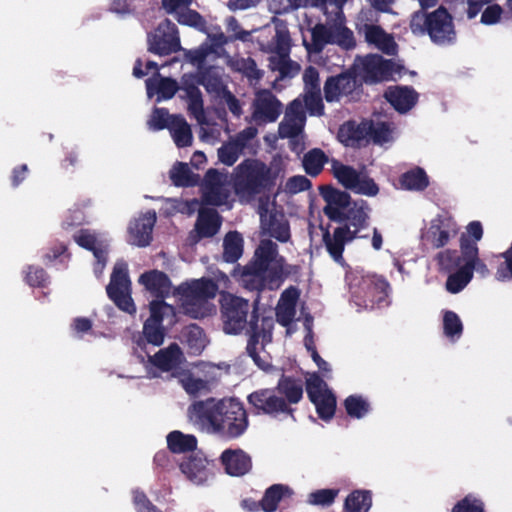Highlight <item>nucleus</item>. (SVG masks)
Here are the masks:
<instances>
[{"instance_id":"obj_1","label":"nucleus","mask_w":512,"mask_h":512,"mask_svg":"<svg viewBox=\"0 0 512 512\" xmlns=\"http://www.w3.org/2000/svg\"><path fill=\"white\" fill-rule=\"evenodd\" d=\"M258 302L259 296L254 301L251 310L249 300L227 293L220 300V313L223 331L230 335H238L245 331L249 335L246 346L248 355L258 367L264 368L257 345L260 340L263 344L271 341L274 320L268 316L260 318Z\"/></svg>"},{"instance_id":"obj_2","label":"nucleus","mask_w":512,"mask_h":512,"mask_svg":"<svg viewBox=\"0 0 512 512\" xmlns=\"http://www.w3.org/2000/svg\"><path fill=\"white\" fill-rule=\"evenodd\" d=\"M300 266L288 264L279 255L278 245L270 239H262L251 260L242 267L239 282L248 291L258 294L264 290H277L289 277H297Z\"/></svg>"},{"instance_id":"obj_3","label":"nucleus","mask_w":512,"mask_h":512,"mask_svg":"<svg viewBox=\"0 0 512 512\" xmlns=\"http://www.w3.org/2000/svg\"><path fill=\"white\" fill-rule=\"evenodd\" d=\"M319 191L326 202L323 212L330 221L342 224L340 227H348L350 233L356 238L368 237L360 234L370 225L371 209L366 200H352L348 192L332 185L321 186Z\"/></svg>"},{"instance_id":"obj_4","label":"nucleus","mask_w":512,"mask_h":512,"mask_svg":"<svg viewBox=\"0 0 512 512\" xmlns=\"http://www.w3.org/2000/svg\"><path fill=\"white\" fill-rule=\"evenodd\" d=\"M409 27L413 35L428 36L430 41L438 46H451L457 40L454 18L443 5L431 12H413Z\"/></svg>"},{"instance_id":"obj_5","label":"nucleus","mask_w":512,"mask_h":512,"mask_svg":"<svg viewBox=\"0 0 512 512\" xmlns=\"http://www.w3.org/2000/svg\"><path fill=\"white\" fill-rule=\"evenodd\" d=\"M232 183L237 195L253 197L269 191L275 185V178L264 162L247 158L235 167Z\"/></svg>"},{"instance_id":"obj_6","label":"nucleus","mask_w":512,"mask_h":512,"mask_svg":"<svg viewBox=\"0 0 512 512\" xmlns=\"http://www.w3.org/2000/svg\"><path fill=\"white\" fill-rule=\"evenodd\" d=\"M216 292L217 285L208 278L182 283L174 291L181 301L182 313L193 319H202L210 315L211 307L208 300L214 298Z\"/></svg>"},{"instance_id":"obj_7","label":"nucleus","mask_w":512,"mask_h":512,"mask_svg":"<svg viewBox=\"0 0 512 512\" xmlns=\"http://www.w3.org/2000/svg\"><path fill=\"white\" fill-rule=\"evenodd\" d=\"M219 427L216 434L225 439H237L242 436L248 426V413L243 403L234 397L221 399Z\"/></svg>"},{"instance_id":"obj_8","label":"nucleus","mask_w":512,"mask_h":512,"mask_svg":"<svg viewBox=\"0 0 512 512\" xmlns=\"http://www.w3.org/2000/svg\"><path fill=\"white\" fill-rule=\"evenodd\" d=\"M362 87V81L357 77L355 68L351 66L326 79L323 87L324 99L328 103L340 102L342 99L354 102L360 99L363 92Z\"/></svg>"},{"instance_id":"obj_9","label":"nucleus","mask_w":512,"mask_h":512,"mask_svg":"<svg viewBox=\"0 0 512 512\" xmlns=\"http://www.w3.org/2000/svg\"><path fill=\"white\" fill-rule=\"evenodd\" d=\"M352 68H355L359 80L367 84H375L388 81L397 72V65L390 59H384L381 55L368 54L358 57Z\"/></svg>"},{"instance_id":"obj_10","label":"nucleus","mask_w":512,"mask_h":512,"mask_svg":"<svg viewBox=\"0 0 512 512\" xmlns=\"http://www.w3.org/2000/svg\"><path fill=\"white\" fill-rule=\"evenodd\" d=\"M221 399L209 397L193 402L188 407L190 421L201 431L216 434L221 413Z\"/></svg>"},{"instance_id":"obj_11","label":"nucleus","mask_w":512,"mask_h":512,"mask_svg":"<svg viewBox=\"0 0 512 512\" xmlns=\"http://www.w3.org/2000/svg\"><path fill=\"white\" fill-rule=\"evenodd\" d=\"M130 284L127 265L117 263L106 287L107 295L120 310L133 314L136 307L130 295Z\"/></svg>"},{"instance_id":"obj_12","label":"nucleus","mask_w":512,"mask_h":512,"mask_svg":"<svg viewBox=\"0 0 512 512\" xmlns=\"http://www.w3.org/2000/svg\"><path fill=\"white\" fill-rule=\"evenodd\" d=\"M247 400L257 415L264 414L276 418L283 414L295 420L296 409H289L275 388L256 390L248 395Z\"/></svg>"},{"instance_id":"obj_13","label":"nucleus","mask_w":512,"mask_h":512,"mask_svg":"<svg viewBox=\"0 0 512 512\" xmlns=\"http://www.w3.org/2000/svg\"><path fill=\"white\" fill-rule=\"evenodd\" d=\"M181 49L177 26L164 19L154 33L148 35V51L159 56H167Z\"/></svg>"},{"instance_id":"obj_14","label":"nucleus","mask_w":512,"mask_h":512,"mask_svg":"<svg viewBox=\"0 0 512 512\" xmlns=\"http://www.w3.org/2000/svg\"><path fill=\"white\" fill-rule=\"evenodd\" d=\"M252 117L257 123H273L282 113L283 105L269 89L259 90L253 101Z\"/></svg>"},{"instance_id":"obj_15","label":"nucleus","mask_w":512,"mask_h":512,"mask_svg":"<svg viewBox=\"0 0 512 512\" xmlns=\"http://www.w3.org/2000/svg\"><path fill=\"white\" fill-rule=\"evenodd\" d=\"M384 98L398 113L405 114L417 104L419 94L412 86H390Z\"/></svg>"},{"instance_id":"obj_16","label":"nucleus","mask_w":512,"mask_h":512,"mask_svg":"<svg viewBox=\"0 0 512 512\" xmlns=\"http://www.w3.org/2000/svg\"><path fill=\"white\" fill-rule=\"evenodd\" d=\"M74 241L82 248L89 250L93 253L96 259L95 272H101L107 262V245L97 239L95 233L89 229H80L73 235Z\"/></svg>"},{"instance_id":"obj_17","label":"nucleus","mask_w":512,"mask_h":512,"mask_svg":"<svg viewBox=\"0 0 512 512\" xmlns=\"http://www.w3.org/2000/svg\"><path fill=\"white\" fill-rule=\"evenodd\" d=\"M260 221L261 227L267 231L271 237L282 243H286L290 240V225L282 213L276 211L268 213L267 209H262L260 212Z\"/></svg>"},{"instance_id":"obj_18","label":"nucleus","mask_w":512,"mask_h":512,"mask_svg":"<svg viewBox=\"0 0 512 512\" xmlns=\"http://www.w3.org/2000/svg\"><path fill=\"white\" fill-rule=\"evenodd\" d=\"M222 217L214 208L201 207L194 226L196 240L214 237L220 230Z\"/></svg>"},{"instance_id":"obj_19","label":"nucleus","mask_w":512,"mask_h":512,"mask_svg":"<svg viewBox=\"0 0 512 512\" xmlns=\"http://www.w3.org/2000/svg\"><path fill=\"white\" fill-rule=\"evenodd\" d=\"M221 464L227 474L231 476H243L252 469V459L244 450L226 449L220 456Z\"/></svg>"},{"instance_id":"obj_20","label":"nucleus","mask_w":512,"mask_h":512,"mask_svg":"<svg viewBox=\"0 0 512 512\" xmlns=\"http://www.w3.org/2000/svg\"><path fill=\"white\" fill-rule=\"evenodd\" d=\"M155 223V211H148L144 215L135 219L134 222H131L128 230L132 238V243L139 247H146L150 245Z\"/></svg>"},{"instance_id":"obj_21","label":"nucleus","mask_w":512,"mask_h":512,"mask_svg":"<svg viewBox=\"0 0 512 512\" xmlns=\"http://www.w3.org/2000/svg\"><path fill=\"white\" fill-rule=\"evenodd\" d=\"M357 239L348 227H336L332 234L327 230L323 234V242L332 259L338 263L343 261L345 245Z\"/></svg>"},{"instance_id":"obj_22","label":"nucleus","mask_w":512,"mask_h":512,"mask_svg":"<svg viewBox=\"0 0 512 512\" xmlns=\"http://www.w3.org/2000/svg\"><path fill=\"white\" fill-rule=\"evenodd\" d=\"M138 282L156 297V299H165L168 297L172 287L168 275L156 269L141 274Z\"/></svg>"},{"instance_id":"obj_23","label":"nucleus","mask_w":512,"mask_h":512,"mask_svg":"<svg viewBox=\"0 0 512 512\" xmlns=\"http://www.w3.org/2000/svg\"><path fill=\"white\" fill-rule=\"evenodd\" d=\"M183 358V352L177 343H171L153 356L148 355L149 363L163 372L178 368L182 364Z\"/></svg>"},{"instance_id":"obj_24","label":"nucleus","mask_w":512,"mask_h":512,"mask_svg":"<svg viewBox=\"0 0 512 512\" xmlns=\"http://www.w3.org/2000/svg\"><path fill=\"white\" fill-rule=\"evenodd\" d=\"M275 389L288 408L294 409L292 405L299 403L303 398L304 384L300 378L282 374Z\"/></svg>"},{"instance_id":"obj_25","label":"nucleus","mask_w":512,"mask_h":512,"mask_svg":"<svg viewBox=\"0 0 512 512\" xmlns=\"http://www.w3.org/2000/svg\"><path fill=\"white\" fill-rule=\"evenodd\" d=\"M459 242L466 258L465 266L470 269L471 277L473 278L474 271L480 274L481 277L488 276L490 271L486 263L479 258V248L475 241L470 240L463 233Z\"/></svg>"},{"instance_id":"obj_26","label":"nucleus","mask_w":512,"mask_h":512,"mask_svg":"<svg viewBox=\"0 0 512 512\" xmlns=\"http://www.w3.org/2000/svg\"><path fill=\"white\" fill-rule=\"evenodd\" d=\"M370 129L371 125H368V121H362L359 124L355 121H347L340 126L338 137L346 146H356L368 137Z\"/></svg>"},{"instance_id":"obj_27","label":"nucleus","mask_w":512,"mask_h":512,"mask_svg":"<svg viewBox=\"0 0 512 512\" xmlns=\"http://www.w3.org/2000/svg\"><path fill=\"white\" fill-rule=\"evenodd\" d=\"M148 96L158 95V101L169 100L180 89L177 81L170 77H151L145 81Z\"/></svg>"},{"instance_id":"obj_28","label":"nucleus","mask_w":512,"mask_h":512,"mask_svg":"<svg viewBox=\"0 0 512 512\" xmlns=\"http://www.w3.org/2000/svg\"><path fill=\"white\" fill-rule=\"evenodd\" d=\"M401 187L408 191H424L430 184L426 171L416 166L404 172L400 178Z\"/></svg>"},{"instance_id":"obj_29","label":"nucleus","mask_w":512,"mask_h":512,"mask_svg":"<svg viewBox=\"0 0 512 512\" xmlns=\"http://www.w3.org/2000/svg\"><path fill=\"white\" fill-rule=\"evenodd\" d=\"M169 131L177 147L183 148L192 144V131L182 115H172Z\"/></svg>"},{"instance_id":"obj_30","label":"nucleus","mask_w":512,"mask_h":512,"mask_svg":"<svg viewBox=\"0 0 512 512\" xmlns=\"http://www.w3.org/2000/svg\"><path fill=\"white\" fill-rule=\"evenodd\" d=\"M435 260L438 265V269L443 273H451L458 270L466 263V258L463 250L456 249H445L436 254Z\"/></svg>"},{"instance_id":"obj_31","label":"nucleus","mask_w":512,"mask_h":512,"mask_svg":"<svg viewBox=\"0 0 512 512\" xmlns=\"http://www.w3.org/2000/svg\"><path fill=\"white\" fill-rule=\"evenodd\" d=\"M331 172L334 178L348 190L357 187L358 179L361 175L354 167L345 165L337 159L331 161Z\"/></svg>"},{"instance_id":"obj_32","label":"nucleus","mask_w":512,"mask_h":512,"mask_svg":"<svg viewBox=\"0 0 512 512\" xmlns=\"http://www.w3.org/2000/svg\"><path fill=\"white\" fill-rule=\"evenodd\" d=\"M180 469L195 484H203L207 480L208 470L206 461L202 457H190L180 464Z\"/></svg>"},{"instance_id":"obj_33","label":"nucleus","mask_w":512,"mask_h":512,"mask_svg":"<svg viewBox=\"0 0 512 512\" xmlns=\"http://www.w3.org/2000/svg\"><path fill=\"white\" fill-rule=\"evenodd\" d=\"M167 446L172 453L193 452L197 448V438L192 434H184L175 430L167 435Z\"/></svg>"},{"instance_id":"obj_34","label":"nucleus","mask_w":512,"mask_h":512,"mask_svg":"<svg viewBox=\"0 0 512 512\" xmlns=\"http://www.w3.org/2000/svg\"><path fill=\"white\" fill-rule=\"evenodd\" d=\"M170 179L176 187H194L199 184L200 176L191 171L187 163L177 162L169 172Z\"/></svg>"},{"instance_id":"obj_35","label":"nucleus","mask_w":512,"mask_h":512,"mask_svg":"<svg viewBox=\"0 0 512 512\" xmlns=\"http://www.w3.org/2000/svg\"><path fill=\"white\" fill-rule=\"evenodd\" d=\"M243 237L238 231H229L223 240V260L235 263L243 254Z\"/></svg>"},{"instance_id":"obj_36","label":"nucleus","mask_w":512,"mask_h":512,"mask_svg":"<svg viewBox=\"0 0 512 512\" xmlns=\"http://www.w3.org/2000/svg\"><path fill=\"white\" fill-rule=\"evenodd\" d=\"M165 338V330L162 324L156 322L145 321L143 325L142 336L136 341V344L142 350H145L146 344L160 346Z\"/></svg>"},{"instance_id":"obj_37","label":"nucleus","mask_w":512,"mask_h":512,"mask_svg":"<svg viewBox=\"0 0 512 512\" xmlns=\"http://www.w3.org/2000/svg\"><path fill=\"white\" fill-rule=\"evenodd\" d=\"M372 506L369 490H354L345 499L343 512H368Z\"/></svg>"},{"instance_id":"obj_38","label":"nucleus","mask_w":512,"mask_h":512,"mask_svg":"<svg viewBox=\"0 0 512 512\" xmlns=\"http://www.w3.org/2000/svg\"><path fill=\"white\" fill-rule=\"evenodd\" d=\"M197 83L202 85L208 93L219 94L225 88L219 68L208 66L198 72Z\"/></svg>"},{"instance_id":"obj_39","label":"nucleus","mask_w":512,"mask_h":512,"mask_svg":"<svg viewBox=\"0 0 512 512\" xmlns=\"http://www.w3.org/2000/svg\"><path fill=\"white\" fill-rule=\"evenodd\" d=\"M291 493L288 486L283 484H273L268 487L261 499L263 512H275L280 501Z\"/></svg>"},{"instance_id":"obj_40","label":"nucleus","mask_w":512,"mask_h":512,"mask_svg":"<svg viewBox=\"0 0 512 512\" xmlns=\"http://www.w3.org/2000/svg\"><path fill=\"white\" fill-rule=\"evenodd\" d=\"M181 89L186 93L188 110L200 121L201 118H204L203 98L200 89L195 83L187 80L183 81Z\"/></svg>"},{"instance_id":"obj_41","label":"nucleus","mask_w":512,"mask_h":512,"mask_svg":"<svg viewBox=\"0 0 512 512\" xmlns=\"http://www.w3.org/2000/svg\"><path fill=\"white\" fill-rule=\"evenodd\" d=\"M327 162L328 156L320 148L309 150L304 154L302 160L305 172L311 177L318 176Z\"/></svg>"},{"instance_id":"obj_42","label":"nucleus","mask_w":512,"mask_h":512,"mask_svg":"<svg viewBox=\"0 0 512 512\" xmlns=\"http://www.w3.org/2000/svg\"><path fill=\"white\" fill-rule=\"evenodd\" d=\"M185 343L194 353H200L206 345L204 330L197 324L185 326L181 332Z\"/></svg>"},{"instance_id":"obj_43","label":"nucleus","mask_w":512,"mask_h":512,"mask_svg":"<svg viewBox=\"0 0 512 512\" xmlns=\"http://www.w3.org/2000/svg\"><path fill=\"white\" fill-rule=\"evenodd\" d=\"M448 274L445 287L452 294L461 292L472 280L470 269L466 268L465 264Z\"/></svg>"},{"instance_id":"obj_44","label":"nucleus","mask_w":512,"mask_h":512,"mask_svg":"<svg viewBox=\"0 0 512 512\" xmlns=\"http://www.w3.org/2000/svg\"><path fill=\"white\" fill-rule=\"evenodd\" d=\"M313 404L321 420L329 422L334 417L337 401L336 396L331 390H325L324 396L316 399V402Z\"/></svg>"},{"instance_id":"obj_45","label":"nucleus","mask_w":512,"mask_h":512,"mask_svg":"<svg viewBox=\"0 0 512 512\" xmlns=\"http://www.w3.org/2000/svg\"><path fill=\"white\" fill-rule=\"evenodd\" d=\"M211 54H217V50L214 49V45L204 42L196 49L187 50L185 52V59L193 66H196L199 72L206 68V60Z\"/></svg>"},{"instance_id":"obj_46","label":"nucleus","mask_w":512,"mask_h":512,"mask_svg":"<svg viewBox=\"0 0 512 512\" xmlns=\"http://www.w3.org/2000/svg\"><path fill=\"white\" fill-rule=\"evenodd\" d=\"M365 39L368 43L375 44L386 53H390L389 46L394 45L393 38L377 25L366 27Z\"/></svg>"},{"instance_id":"obj_47","label":"nucleus","mask_w":512,"mask_h":512,"mask_svg":"<svg viewBox=\"0 0 512 512\" xmlns=\"http://www.w3.org/2000/svg\"><path fill=\"white\" fill-rule=\"evenodd\" d=\"M346 413L351 418L361 419L370 411L369 402L361 395H350L344 400Z\"/></svg>"},{"instance_id":"obj_48","label":"nucleus","mask_w":512,"mask_h":512,"mask_svg":"<svg viewBox=\"0 0 512 512\" xmlns=\"http://www.w3.org/2000/svg\"><path fill=\"white\" fill-rule=\"evenodd\" d=\"M339 492L336 488L318 489L308 494L306 502L322 508L329 507L335 502Z\"/></svg>"},{"instance_id":"obj_49","label":"nucleus","mask_w":512,"mask_h":512,"mask_svg":"<svg viewBox=\"0 0 512 512\" xmlns=\"http://www.w3.org/2000/svg\"><path fill=\"white\" fill-rule=\"evenodd\" d=\"M457 234V229H444L441 225L432 224L428 232V240L433 248L445 247L452 237Z\"/></svg>"},{"instance_id":"obj_50","label":"nucleus","mask_w":512,"mask_h":512,"mask_svg":"<svg viewBox=\"0 0 512 512\" xmlns=\"http://www.w3.org/2000/svg\"><path fill=\"white\" fill-rule=\"evenodd\" d=\"M164 300L165 299H155L150 302V317L147 319V321L162 324L166 316L175 315V308L172 305L166 303Z\"/></svg>"},{"instance_id":"obj_51","label":"nucleus","mask_w":512,"mask_h":512,"mask_svg":"<svg viewBox=\"0 0 512 512\" xmlns=\"http://www.w3.org/2000/svg\"><path fill=\"white\" fill-rule=\"evenodd\" d=\"M372 301L380 302L388 295L389 283L383 277H371L364 281Z\"/></svg>"},{"instance_id":"obj_52","label":"nucleus","mask_w":512,"mask_h":512,"mask_svg":"<svg viewBox=\"0 0 512 512\" xmlns=\"http://www.w3.org/2000/svg\"><path fill=\"white\" fill-rule=\"evenodd\" d=\"M371 129L368 131V137L372 139L375 144H384L391 140L392 129L388 122H373L368 121Z\"/></svg>"},{"instance_id":"obj_53","label":"nucleus","mask_w":512,"mask_h":512,"mask_svg":"<svg viewBox=\"0 0 512 512\" xmlns=\"http://www.w3.org/2000/svg\"><path fill=\"white\" fill-rule=\"evenodd\" d=\"M444 334L449 338H459L463 332V325L459 316L453 311H446L443 316Z\"/></svg>"},{"instance_id":"obj_54","label":"nucleus","mask_w":512,"mask_h":512,"mask_svg":"<svg viewBox=\"0 0 512 512\" xmlns=\"http://www.w3.org/2000/svg\"><path fill=\"white\" fill-rule=\"evenodd\" d=\"M242 152L243 151L232 140H229L218 149V158L223 164L232 166L238 160Z\"/></svg>"},{"instance_id":"obj_55","label":"nucleus","mask_w":512,"mask_h":512,"mask_svg":"<svg viewBox=\"0 0 512 512\" xmlns=\"http://www.w3.org/2000/svg\"><path fill=\"white\" fill-rule=\"evenodd\" d=\"M305 388L311 403H315L316 399L324 396L325 390H329L325 381L318 374H314L306 380Z\"/></svg>"},{"instance_id":"obj_56","label":"nucleus","mask_w":512,"mask_h":512,"mask_svg":"<svg viewBox=\"0 0 512 512\" xmlns=\"http://www.w3.org/2000/svg\"><path fill=\"white\" fill-rule=\"evenodd\" d=\"M304 104L310 115H324V104L320 91H306L304 95Z\"/></svg>"},{"instance_id":"obj_57","label":"nucleus","mask_w":512,"mask_h":512,"mask_svg":"<svg viewBox=\"0 0 512 512\" xmlns=\"http://www.w3.org/2000/svg\"><path fill=\"white\" fill-rule=\"evenodd\" d=\"M235 69L251 80H259L262 77V72L251 57L236 60Z\"/></svg>"},{"instance_id":"obj_58","label":"nucleus","mask_w":512,"mask_h":512,"mask_svg":"<svg viewBox=\"0 0 512 512\" xmlns=\"http://www.w3.org/2000/svg\"><path fill=\"white\" fill-rule=\"evenodd\" d=\"M452 512H484V503L481 499L468 494L454 505Z\"/></svg>"},{"instance_id":"obj_59","label":"nucleus","mask_w":512,"mask_h":512,"mask_svg":"<svg viewBox=\"0 0 512 512\" xmlns=\"http://www.w3.org/2000/svg\"><path fill=\"white\" fill-rule=\"evenodd\" d=\"M171 116L168 113V110L165 108H154L151 118L148 121V124L151 129L155 131L163 130L165 128H170V120Z\"/></svg>"},{"instance_id":"obj_60","label":"nucleus","mask_w":512,"mask_h":512,"mask_svg":"<svg viewBox=\"0 0 512 512\" xmlns=\"http://www.w3.org/2000/svg\"><path fill=\"white\" fill-rule=\"evenodd\" d=\"M25 280L31 287H45L48 283V275L41 267L29 266Z\"/></svg>"},{"instance_id":"obj_61","label":"nucleus","mask_w":512,"mask_h":512,"mask_svg":"<svg viewBox=\"0 0 512 512\" xmlns=\"http://www.w3.org/2000/svg\"><path fill=\"white\" fill-rule=\"evenodd\" d=\"M335 29L328 28L323 24H317L312 29V40L316 45H325L334 43Z\"/></svg>"},{"instance_id":"obj_62","label":"nucleus","mask_w":512,"mask_h":512,"mask_svg":"<svg viewBox=\"0 0 512 512\" xmlns=\"http://www.w3.org/2000/svg\"><path fill=\"white\" fill-rule=\"evenodd\" d=\"M504 262L501 263L496 272V278L499 281L512 279V241L509 248L501 254Z\"/></svg>"},{"instance_id":"obj_63","label":"nucleus","mask_w":512,"mask_h":512,"mask_svg":"<svg viewBox=\"0 0 512 512\" xmlns=\"http://www.w3.org/2000/svg\"><path fill=\"white\" fill-rule=\"evenodd\" d=\"M352 191L357 194L374 197L379 193V187L372 178L361 174L357 187L353 188Z\"/></svg>"},{"instance_id":"obj_64","label":"nucleus","mask_w":512,"mask_h":512,"mask_svg":"<svg viewBox=\"0 0 512 512\" xmlns=\"http://www.w3.org/2000/svg\"><path fill=\"white\" fill-rule=\"evenodd\" d=\"M133 503L137 512H162L149 500L147 495L140 490L133 491Z\"/></svg>"}]
</instances>
